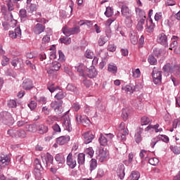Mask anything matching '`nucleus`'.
<instances>
[{"label":"nucleus","mask_w":180,"mask_h":180,"mask_svg":"<svg viewBox=\"0 0 180 180\" xmlns=\"http://www.w3.org/2000/svg\"><path fill=\"white\" fill-rule=\"evenodd\" d=\"M47 89L51 94H53V92H56L55 99H57V101H61V99L65 98V93L60 89V86H54V84L49 83Z\"/></svg>","instance_id":"nucleus-1"},{"label":"nucleus","mask_w":180,"mask_h":180,"mask_svg":"<svg viewBox=\"0 0 180 180\" xmlns=\"http://www.w3.org/2000/svg\"><path fill=\"white\" fill-rule=\"evenodd\" d=\"M170 150L176 154V155H179L180 154V147L176 146H170Z\"/></svg>","instance_id":"nucleus-46"},{"label":"nucleus","mask_w":180,"mask_h":180,"mask_svg":"<svg viewBox=\"0 0 180 180\" xmlns=\"http://www.w3.org/2000/svg\"><path fill=\"white\" fill-rule=\"evenodd\" d=\"M108 70L109 72H111L112 74H116L117 72V66L115 63H110L108 65Z\"/></svg>","instance_id":"nucleus-34"},{"label":"nucleus","mask_w":180,"mask_h":180,"mask_svg":"<svg viewBox=\"0 0 180 180\" xmlns=\"http://www.w3.org/2000/svg\"><path fill=\"white\" fill-rule=\"evenodd\" d=\"M20 18L22 22H25L27 19V14L25 9L20 10Z\"/></svg>","instance_id":"nucleus-39"},{"label":"nucleus","mask_w":180,"mask_h":180,"mask_svg":"<svg viewBox=\"0 0 180 180\" xmlns=\"http://www.w3.org/2000/svg\"><path fill=\"white\" fill-rule=\"evenodd\" d=\"M149 164L150 165H153V167H156V165H158V162H160V160L157 158H152L148 160Z\"/></svg>","instance_id":"nucleus-49"},{"label":"nucleus","mask_w":180,"mask_h":180,"mask_svg":"<svg viewBox=\"0 0 180 180\" xmlns=\"http://www.w3.org/2000/svg\"><path fill=\"white\" fill-rule=\"evenodd\" d=\"M152 77L155 85H160L161 84V81H162V73L160 71H153Z\"/></svg>","instance_id":"nucleus-13"},{"label":"nucleus","mask_w":180,"mask_h":180,"mask_svg":"<svg viewBox=\"0 0 180 180\" xmlns=\"http://www.w3.org/2000/svg\"><path fill=\"white\" fill-rule=\"evenodd\" d=\"M60 68H61V63L58 61H54L50 65L48 74H51V71H58Z\"/></svg>","instance_id":"nucleus-20"},{"label":"nucleus","mask_w":180,"mask_h":180,"mask_svg":"<svg viewBox=\"0 0 180 180\" xmlns=\"http://www.w3.org/2000/svg\"><path fill=\"white\" fill-rule=\"evenodd\" d=\"M98 75V71H96V68H95V67L91 66L88 71L87 73V77H89V78H96Z\"/></svg>","instance_id":"nucleus-27"},{"label":"nucleus","mask_w":180,"mask_h":180,"mask_svg":"<svg viewBox=\"0 0 180 180\" xmlns=\"http://www.w3.org/2000/svg\"><path fill=\"white\" fill-rule=\"evenodd\" d=\"M157 41L164 47H168V37L165 34L160 33L158 36Z\"/></svg>","instance_id":"nucleus-12"},{"label":"nucleus","mask_w":180,"mask_h":180,"mask_svg":"<svg viewBox=\"0 0 180 180\" xmlns=\"http://www.w3.org/2000/svg\"><path fill=\"white\" fill-rule=\"evenodd\" d=\"M60 43H63V44H70L71 38H69L68 36L63 37L60 39Z\"/></svg>","instance_id":"nucleus-48"},{"label":"nucleus","mask_w":180,"mask_h":180,"mask_svg":"<svg viewBox=\"0 0 180 180\" xmlns=\"http://www.w3.org/2000/svg\"><path fill=\"white\" fill-rule=\"evenodd\" d=\"M96 109H97V110H99L100 112H103V110H105V105H103L101 101H96Z\"/></svg>","instance_id":"nucleus-43"},{"label":"nucleus","mask_w":180,"mask_h":180,"mask_svg":"<svg viewBox=\"0 0 180 180\" xmlns=\"http://www.w3.org/2000/svg\"><path fill=\"white\" fill-rule=\"evenodd\" d=\"M155 27V25L154 23H153L152 21H150V25H148L146 30L148 33H153V32H154Z\"/></svg>","instance_id":"nucleus-47"},{"label":"nucleus","mask_w":180,"mask_h":180,"mask_svg":"<svg viewBox=\"0 0 180 180\" xmlns=\"http://www.w3.org/2000/svg\"><path fill=\"white\" fill-rule=\"evenodd\" d=\"M121 13L122 15L125 18V22L127 23V22H130V23H132L131 21V16H133V14L131 13V10L129 8V7L126 5H123L121 7Z\"/></svg>","instance_id":"nucleus-5"},{"label":"nucleus","mask_w":180,"mask_h":180,"mask_svg":"<svg viewBox=\"0 0 180 180\" xmlns=\"http://www.w3.org/2000/svg\"><path fill=\"white\" fill-rule=\"evenodd\" d=\"M37 130L39 134H44L49 131V127L44 124H39L37 126Z\"/></svg>","instance_id":"nucleus-29"},{"label":"nucleus","mask_w":180,"mask_h":180,"mask_svg":"<svg viewBox=\"0 0 180 180\" xmlns=\"http://www.w3.org/2000/svg\"><path fill=\"white\" fill-rule=\"evenodd\" d=\"M0 120L4 124H6V126H12L15 123L12 114L7 111L0 112Z\"/></svg>","instance_id":"nucleus-2"},{"label":"nucleus","mask_w":180,"mask_h":180,"mask_svg":"<svg viewBox=\"0 0 180 180\" xmlns=\"http://www.w3.org/2000/svg\"><path fill=\"white\" fill-rule=\"evenodd\" d=\"M161 140L162 141H164V143L169 142V138L167 135H158V136L153 138L151 140L150 147H152V148H154V147L155 146V144H157L158 141H161Z\"/></svg>","instance_id":"nucleus-8"},{"label":"nucleus","mask_w":180,"mask_h":180,"mask_svg":"<svg viewBox=\"0 0 180 180\" xmlns=\"http://www.w3.org/2000/svg\"><path fill=\"white\" fill-rule=\"evenodd\" d=\"M34 164L35 165V169H43L41 163H40V160L39 159H35Z\"/></svg>","instance_id":"nucleus-62"},{"label":"nucleus","mask_w":180,"mask_h":180,"mask_svg":"<svg viewBox=\"0 0 180 180\" xmlns=\"http://www.w3.org/2000/svg\"><path fill=\"white\" fill-rule=\"evenodd\" d=\"M143 133V129L139 130L135 134V141L136 143H141V134Z\"/></svg>","instance_id":"nucleus-42"},{"label":"nucleus","mask_w":180,"mask_h":180,"mask_svg":"<svg viewBox=\"0 0 180 180\" xmlns=\"http://www.w3.org/2000/svg\"><path fill=\"white\" fill-rule=\"evenodd\" d=\"M98 141L101 144V146H103V147H105V146H108L109 143V139L103 134H101L100 136L98 138Z\"/></svg>","instance_id":"nucleus-28"},{"label":"nucleus","mask_w":180,"mask_h":180,"mask_svg":"<svg viewBox=\"0 0 180 180\" xmlns=\"http://www.w3.org/2000/svg\"><path fill=\"white\" fill-rule=\"evenodd\" d=\"M0 162L1 165L5 167L6 165H9V162H11V158L7 155L2 154L0 155Z\"/></svg>","instance_id":"nucleus-25"},{"label":"nucleus","mask_w":180,"mask_h":180,"mask_svg":"<svg viewBox=\"0 0 180 180\" xmlns=\"http://www.w3.org/2000/svg\"><path fill=\"white\" fill-rule=\"evenodd\" d=\"M116 49H117V47L115 46V44H108V46L107 50H108V51H111V53H113L114 51H116Z\"/></svg>","instance_id":"nucleus-61"},{"label":"nucleus","mask_w":180,"mask_h":180,"mask_svg":"<svg viewBox=\"0 0 180 180\" xmlns=\"http://www.w3.org/2000/svg\"><path fill=\"white\" fill-rule=\"evenodd\" d=\"M110 36L111 35L110 34H106V36H103V35L100 36L98 40V46H105V44L108 43V39H110Z\"/></svg>","instance_id":"nucleus-24"},{"label":"nucleus","mask_w":180,"mask_h":180,"mask_svg":"<svg viewBox=\"0 0 180 180\" xmlns=\"http://www.w3.org/2000/svg\"><path fill=\"white\" fill-rule=\"evenodd\" d=\"M22 86L25 91H30V89L33 88V82L29 79H26L23 81Z\"/></svg>","instance_id":"nucleus-22"},{"label":"nucleus","mask_w":180,"mask_h":180,"mask_svg":"<svg viewBox=\"0 0 180 180\" xmlns=\"http://www.w3.org/2000/svg\"><path fill=\"white\" fill-rule=\"evenodd\" d=\"M117 175L120 179H124L126 174L124 173V165L120 164L117 168Z\"/></svg>","instance_id":"nucleus-19"},{"label":"nucleus","mask_w":180,"mask_h":180,"mask_svg":"<svg viewBox=\"0 0 180 180\" xmlns=\"http://www.w3.org/2000/svg\"><path fill=\"white\" fill-rule=\"evenodd\" d=\"M27 128L28 129V131H31L32 133L37 131V125L36 124L27 125Z\"/></svg>","instance_id":"nucleus-53"},{"label":"nucleus","mask_w":180,"mask_h":180,"mask_svg":"<svg viewBox=\"0 0 180 180\" xmlns=\"http://www.w3.org/2000/svg\"><path fill=\"white\" fill-rule=\"evenodd\" d=\"M130 41L134 45L137 44V43H139V39L137 38V36L133 35L131 34L130 36Z\"/></svg>","instance_id":"nucleus-55"},{"label":"nucleus","mask_w":180,"mask_h":180,"mask_svg":"<svg viewBox=\"0 0 180 180\" xmlns=\"http://www.w3.org/2000/svg\"><path fill=\"white\" fill-rule=\"evenodd\" d=\"M117 130L119 131L117 135L118 140H120L121 141H126V136L129 134V130L126 129L124 122L120 123Z\"/></svg>","instance_id":"nucleus-3"},{"label":"nucleus","mask_w":180,"mask_h":180,"mask_svg":"<svg viewBox=\"0 0 180 180\" xmlns=\"http://www.w3.org/2000/svg\"><path fill=\"white\" fill-rule=\"evenodd\" d=\"M82 137L84 139V144H89V143H92V140L95 139V135L92 134V131H89L84 132L82 134Z\"/></svg>","instance_id":"nucleus-14"},{"label":"nucleus","mask_w":180,"mask_h":180,"mask_svg":"<svg viewBox=\"0 0 180 180\" xmlns=\"http://www.w3.org/2000/svg\"><path fill=\"white\" fill-rule=\"evenodd\" d=\"M135 12L137 19H143V20H146V12L143 9L136 7Z\"/></svg>","instance_id":"nucleus-23"},{"label":"nucleus","mask_w":180,"mask_h":180,"mask_svg":"<svg viewBox=\"0 0 180 180\" xmlns=\"http://www.w3.org/2000/svg\"><path fill=\"white\" fill-rule=\"evenodd\" d=\"M104 15L107 18H110L113 15V8L110 6L107 7Z\"/></svg>","instance_id":"nucleus-41"},{"label":"nucleus","mask_w":180,"mask_h":180,"mask_svg":"<svg viewBox=\"0 0 180 180\" xmlns=\"http://www.w3.org/2000/svg\"><path fill=\"white\" fill-rule=\"evenodd\" d=\"M44 30H46V26L41 23H37L32 27V31L34 34H41Z\"/></svg>","instance_id":"nucleus-15"},{"label":"nucleus","mask_w":180,"mask_h":180,"mask_svg":"<svg viewBox=\"0 0 180 180\" xmlns=\"http://www.w3.org/2000/svg\"><path fill=\"white\" fill-rule=\"evenodd\" d=\"M51 108L58 115L63 113V101H54L51 103Z\"/></svg>","instance_id":"nucleus-9"},{"label":"nucleus","mask_w":180,"mask_h":180,"mask_svg":"<svg viewBox=\"0 0 180 180\" xmlns=\"http://www.w3.org/2000/svg\"><path fill=\"white\" fill-rule=\"evenodd\" d=\"M122 117L126 120L129 117V111L126 109L122 110Z\"/></svg>","instance_id":"nucleus-63"},{"label":"nucleus","mask_w":180,"mask_h":180,"mask_svg":"<svg viewBox=\"0 0 180 180\" xmlns=\"http://www.w3.org/2000/svg\"><path fill=\"white\" fill-rule=\"evenodd\" d=\"M84 56L86 58H90V60H92V58H94V52L91 51V50H86Z\"/></svg>","instance_id":"nucleus-58"},{"label":"nucleus","mask_w":180,"mask_h":180,"mask_svg":"<svg viewBox=\"0 0 180 180\" xmlns=\"http://www.w3.org/2000/svg\"><path fill=\"white\" fill-rule=\"evenodd\" d=\"M67 91H70V92H73L74 94H78V89L77 86L72 84H68L66 87Z\"/></svg>","instance_id":"nucleus-36"},{"label":"nucleus","mask_w":180,"mask_h":180,"mask_svg":"<svg viewBox=\"0 0 180 180\" xmlns=\"http://www.w3.org/2000/svg\"><path fill=\"white\" fill-rule=\"evenodd\" d=\"M28 107L31 110H34L36 108H37V103L34 101H31L30 103H28Z\"/></svg>","instance_id":"nucleus-57"},{"label":"nucleus","mask_w":180,"mask_h":180,"mask_svg":"<svg viewBox=\"0 0 180 180\" xmlns=\"http://www.w3.org/2000/svg\"><path fill=\"white\" fill-rule=\"evenodd\" d=\"M84 153L85 154H86V155H89L90 158H92L94 157V151L92 147L86 148Z\"/></svg>","instance_id":"nucleus-51"},{"label":"nucleus","mask_w":180,"mask_h":180,"mask_svg":"<svg viewBox=\"0 0 180 180\" xmlns=\"http://www.w3.org/2000/svg\"><path fill=\"white\" fill-rule=\"evenodd\" d=\"M72 109H73L75 110V112H78V110H79V109H81V105H79V103H74L72 105Z\"/></svg>","instance_id":"nucleus-59"},{"label":"nucleus","mask_w":180,"mask_h":180,"mask_svg":"<svg viewBox=\"0 0 180 180\" xmlns=\"http://www.w3.org/2000/svg\"><path fill=\"white\" fill-rule=\"evenodd\" d=\"M68 113H70V110L66 111L64 113V115L62 116V118L63 119V122L62 124L65 130H67L68 131H72V125L71 124V120H70V116H68Z\"/></svg>","instance_id":"nucleus-4"},{"label":"nucleus","mask_w":180,"mask_h":180,"mask_svg":"<svg viewBox=\"0 0 180 180\" xmlns=\"http://www.w3.org/2000/svg\"><path fill=\"white\" fill-rule=\"evenodd\" d=\"M176 40H178V37L173 36L172 38V42L170 44L169 50H172V49H175V47L178 46V41Z\"/></svg>","instance_id":"nucleus-35"},{"label":"nucleus","mask_w":180,"mask_h":180,"mask_svg":"<svg viewBox=\"0 0 180 180\" xmlns=\"http://www.w3.org/2000/svg\"><path fill=\"white\" fill-rule=\"evenodd\" d=\"M150 122H151V120H150V118L146 116L143 117L141 119V124L142 126H147V124H148Z\"/></svg>","instance_id":"nucleus-44"},{"label":"nucleus","mask_w":180,"mask_h":180,"mask_svg":"<svg viewBox=\"0 0 180 180\" xmlns=\"http://www.w3.org/2000/svg\"><path fill=\"white\" fill-rule=\"evenodd\" d=\"M41 158L45 167H49V164H53V158L50 153L41 154Z\"/></svg>","instance_id":"nucleus-11"},{"label":"nucleus","mask_w":180,"mask_h":180,"mask_svg":"<svg viewBox=\"0 0 180 180\" xmlns=\"http://www.w3.org/2000/svg\"><path fill=\"white\" fill-rule=\"evenodd\" d=\"M41 169H34V175L37 180L41 179Z\"/></svg>","instance_id":"nucleus-38"},{"label":"nucleus","mask_w":180,"mask_h":180,"mask_svg":"<svg viewBox=\"0 0 180 180\" xmlns=\"http://www.w3.org/2000/svg\"><path fill=\"white\" fill-rule=\"evenodd\" d=\"M8 105L9 108H16V106H18V103H16L15 100H10L8 103Z\"/></svg>","instance_id":"nucleus-60"},{"label":"nucleus","mask_w":180,"mask_h":180,"mask_svg":"<svg viewBox=\"0 0 180 180\" xmlns=\"http://www.w3.org/2000/svg\"><path fill=\"white\" fill-rule=\"evenodd\" d=\"M173 73L176 77H179L180 78V65H176L174 66Z\"/></svg>","instance_id":"nucleus-45"},{"label":"nucleus","mask_w":180,"mask_h":180,"mask_svg":"<svg viewBox=\"0 0 180 180\" xmlns=\"http://www.w3.org/2000/svg\"><path fill=\"white\" fill-rule=\"evenodd\" d=\"M122 91H124L129 95H131L134 91H136V86L130 84L125 86L122 87Z\"/></svg>","instance_id":"nucleus-26"},{"label":"nucleus","mask_w":180,"mask_h":180,"mask_svg":"<svg viewBox=\"0 0 180 180\" xmlns=\"http://www.w3.org/2000/svg\"><path fill=\"white\" fill-rule=\"evenodd\" d=\"M77 162L81 167V165H85V154L84 153H79L77 155Z\"/></svg>","instance_id":"nucleus-31"},{"label":"nucleus","mask_w":180,"mask_h":180,"mask_svg":"<svg viewBox=\"0 0 180 180\" xmlns=\"http://www.w3.org/2000/svg\"><path fill=\"white\" fill-rule=\"evenodd\" d=\"M75 70H77V72L84 75V72H85V70H86V66L83 63H79L77 66H75Z\"/></svg>","instance_id":"nucleus-30"},{"label":"nucleus","mask_w":180,"mask_h":180,"mask_svg":"<svg viewBox=\"0 0 180 180\" xmlns=\"http://www.w3.org/2000/svg\"><path fill=\"white\" fill-rule=\"evenodd\" d=\"M62 32L65 36H67L68 37H70L71 34H78L81 32V30L79 29V26H77L72 28H68V27H64L62 29Z\"/></svg>","instance_id":"nucleus-7"},{"label":"nucleus","mask_w":180,"mask_h":180,"mask_svg":"<svg viewBox=\"0 0 180 180\" xmlns=\"http://www.w3.org/2000/svg\"><path fill=\"white\" fill-rule=\"evenodd\" d=\"M8 36L11 39H17V37H20L22 36V30H20V27H17L14 30L9 31Z\"/></svg>","instance_id":"nucleus-18"},{"label":"nucleus","mask_w":180,"mask_h":180,"mask_svg":"<svg viewBox=\"0 0 180 180\" xmlns=\"http://www.w3.org/2000/svg\"><path fill=\"white\" fill-rule=\"evenodd\" d=\"M55 160L58 164H63L65 162V158H64V155L58 153L55 156Z\"/></svg>","instance_id":"nucleus-32"},{"label":"nucleus","mask_w":180,"mask_h":180,"mask_svg":"<svg viewBox=\"0 0 180 180\" xmlns=\"http://www.w3.org/2000/svg\"><path fill=\"white\" fill-rule=\"evenodd\" d=\"M132 77L134 78H140L141 75V72H140V69L137 68L135 70L132 71Z\"/></svg>","instance_id":"nucleus-54"},{"label":"nucleus","mask_w":180,"mask_h":180,"mask_svg":"<svg viewBox=\"0 0 180 180\" xmlns=\"http://www.w3.org/2000/svg\"><path fill=\"white\" fill-rule=\"evenodd\" d=\"M8 63H9V59L6 56H3V59L1 61V65L5 67V65H8Z\"/></svg>","instance_id":"nucleus-64"},{"label":"nucleus","mask_w":180,"mask_h":180,"mask_svg":"<svg viewBox=\"0 0 180 180\" xmlns=\"http://www.w3.org/2000/svg\"><path fill=\"white\" fill-rule=\"evenodd\" d=\"M70 140V136L68 135L62 136L57 139L56 143L60 146H64V144H67V143H68Z\"/></svg>","instance_id":"nucleus-21"},{"label":"nucleus","mask_w":180,"mask_h":180,"mask_svg":"<svg viewBox=\"0 0 180 180\" xmlns=\"http://www.w3.org/2000/svg\"><path fill=\"white\" fill-rule=\"evenodd\" d=\"M108 155H109L108 151L105 150L103 148H100L98 150L96 158L100 162H103V161L108 158Z\"/></svg>","instance_id":"nucleus-16"},{"label":"nucleus","mask_w":180,"mask_h":180,"mask_svg":"<svg viewBox=\"0 0 180 180\" xmlns=\"http://www.w3.org/2000/svg\"><path fill=\"white\" fill-rule=\"evenodd\" d=\"M145 22H146V20H143V18L140 19L138 21V24L136 25L137 30H139V32H141V30L144 29V27H143V25H144Z\"/></svg>","instance_id":"nucleus-40"},{"label":"nucleus","mask_w":180,"mask_h":180,"mask_svg":"<svg viewBox=\"0 0 180 180\" xmlns=\"http://www.w3.org/2000/svg\"><path fill=\"white\" fill-rule=\"evenodd\" d=\"M130 180H139L140 179V172L137 171H132L130 176H129Z\"/></svg>","instance_id":"nucleus-33"},{"label":"nucleus","mask_w":180,"mask_h":180,"mask_svg":"<svg viewBox=\"0 0 180 180\" xmlns=\"http://www.w3.org/2000/svg\"><path fill=\"white\" fill-rule=\"evenodd\" d=\"M81 123H82L84 126H89V124H91V120L88 119V117L83 115Z\"/></svg>","instance_id":"nucleus-52"},{"label":"nucleus","mask_w":180,"mask_h":180,"mask_svg":"<svg viewBox=\"0 0 180 180\" xmlns=\"http://www.w3.org/2000/svg\"><path fill=\"white\" fill-rule=\"evenodd\" d=\"M98 167V162L96 160V159H91L90 161V171L92 172V171H94V169H96V167Z\"/></svg>","instance_id":"nucleus-37"},{"label":"nucleus","mask_w":180,"mask_h":180,"mask_svg":"<svg viewBox=\"0 0 180 180\" xmlns=\"http://www.w3.org/2000/svg\"><path fill=\"white\" fill-rule=\"evenodd\" d=\"M148 61L151 65H155L157 64V59L153 56H149Z\"/></svg>","instance_id":"nucleus-56"},{"label":"nucleus","mask_w":180,"mask_h":180,"mask_svg":"<svg viewBox=\"0 0 180 180\" xmlns=\"http://www.w3.org/2000/svg\"><path fill=\"white\" fill-rule=\"evenodd\" d=\"M27 11L29 13H33L37 11V5L34 4V0H27Z\"/></svg>","instance_id":"nucleus-17"},{"label":"nucleus","mask_w":180,"mask_h":180,"mask_svg":"<svg viewBox=\"0 0 180 180\" xmlns=\"http://www.w3.org/2000/svg\"><path fill=\"white\" fill-rule=\"evenodd\" d=\"M153 54L155 57H161L162 56V49L154 48Z\"/></svg>","instance_id":"nucleus-50"},{"label":"nucleus","mask_w":180,"mask_h":180,"mask_svg":"<svg viewBox=\"0 0 180 180\" xmlns=\"http://www.w3.org/2000/svg\"><path fill=\"white\" fill-rule=\"evenodd\" d=\"M7 134H8L10 137H15L16 139H25V137H26V131L23 129H9L7 131Z\"/></svg>","instance_id":"nucleus-6"},{"label":"nucleus","mask_w":180,"mask_h":180,"mask_svg":"<svg viewBox=\"0 0 180 180\" xmlns=\"http://www.w3.org/2000/svg\"><path fill=\"white\" fill-rule=\"evenodd\" d=\"M66 164L71 169H74L77 167V160L74 158L72 153H70L66 158Z\"/></svg>","instance_id":"nucleus-10"}]
</instances>
